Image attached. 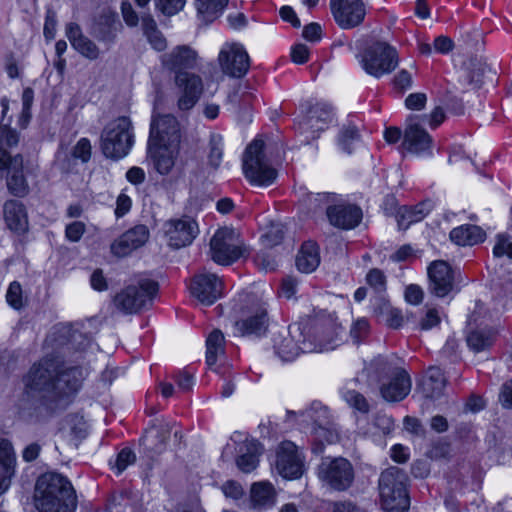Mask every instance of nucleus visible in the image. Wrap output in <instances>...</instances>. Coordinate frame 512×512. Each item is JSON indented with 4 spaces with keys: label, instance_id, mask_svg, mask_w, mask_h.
Returning a JSON list of instances; mask_svg holds the SVG:
<instances>
[{
    "label": "nucleus",
    "instance_id": "f257e3e1",
    "mask_svg": "<svg viewBox=\"0 0 512 512\" xmlns=\"http://www.w3.org/2000/svg\"><path fill=\"white\" fill-rule=\"evenodd\" d=\"M83 378L80 367H68L60 356L49 354L34 363L24 377L25 392L38 397L50 409L64 408Z\"/></svg>",
    "mask_w": 512,
    "mask_h": 512
},
{
    "label": "nucleus",
    "instance_id": "f03ea898",
    "mask_svg": "<svg viewBox=\"0 0 512 512\" xmlns=\"http://www.w3.org/2000/svg\"><path fill=\"white\" fill-rule=\"evenodd\" d=\"M34 505L39 512H75L77 496L70 480L56 472L40 475L34 488Z\"/></svg>",
    "mask_w": 512,
    "mask_h": 512
},
{
    "label": "nucleus",
    "instance_id": "7ed1b4c3",
    "mask_svg": "<svg viewBox=\"0 0 512 512\" xmlns=\"http://www.w3.org/2000/svg\"><path fill=\"white\" fill-rule=\"evenodd\" d=\"M368 384L379 386L382 398L387 402H400L411 391L409 374L397 366L391 359L378 356L363 369Z\"/></svg>",
    "mask_w": 512,
    "mask_h": 512
},
{
    "label": "nucleus",
    "instance_id": "20e7f679",
    "mask_svg": "<svg viewBox=\"0 0 512 512\" xmlns=\"http://www.w3.org/2000/svg\"><path fill=\"white\" fill-rule=\"evenodd\" d=\"M315 334L328 332L330 338L320 342L307 341L305 327L301 324H293L289 326L286 335L278 334L274 337V351L277 356L284 362L293 361L301 353L323 352L332 347L333 335L335 327L332 323L319 324L315 326Z\"/></svg>",
    "mask_w": 512,
    "mask_h": 512
},
{
    "label": "nucleus",
    "instance_id": "39448f33",
    "mask_svg": "<svg viewBox=\"0 0 512 512\" xmlns=\"http://www.w3.org/2000/svg\"><path fill=\"white\" fill-rule=\"evenodd\" d=\"M407 476L397 467L384 470L379 478V493L382 508L387 512H406L409 496L406 488Z\"/></svg>",
    "mask_w": 512,
    "mask_h": 512
},
{
    "label": "nucleus",
    "instance_id": "423d86ee",
    "mask_svg": "<svg viewBox=\"0 0 512 512\" xmlns=\"http://www.w3.org/2000/svg\"><path fill=\"white\" fill-rule=\"evenodd\" d=\"M362 69L375 78L390 74L399 64L397 50L385 41L369 42L357 55Z\"/></svg>",
    "mask_w": 512,
    "mask_h": 512
},
{
    "label": "nucleus",
    "instance_id": "0eeeda50",
    "mask_svg": "<svg viewBox=\"0 0 512 512\" xmlns=\"http://www.w3.org/2000/svg\"><path fill=\"white\" fill-rule=\"evenodd\" d=\"M131 120L126 116L110 122L101 134V149L105 157L119 160L125 157L134 143Z\"/></svg>",
    "mask_w": 512,
    "mask_h": 512
},
{
    "label": "nucleus",
    "instance_id": "6e6552de",
    "mask_svg": "<svg viewBox=\"0 0 512 512\" xmlns=\"http://www.w3.org/2000/svg\"><path fill=\"white\" fill-rule=\"evenodd\" d=\"M157 291V282L144 279L137 285H129L118 292L113 298V305L124 315L136 314L151 304Z\"/></svg>",
    "mask_w": 512,
    "mask_h": 512
},
{
    "label": "nucleus",
    "instance_id": "1a4fd4ad",
    "mask_svg": "<svg viewBox=\"0 0 512 512\" xmlns=\"http://www.w3.org/2000/svg\"><path fill=\"white\" fill-rule=\"evenodd\" d=\"M241 319L234 323V334L238 336L264 335L268 328V316L264 303L255 295H245L241 300Z\"/></svg>",
    "mask_w": 512,
    "mask_h": 512
},
{
    "label": "nucleus",
    "instance_id": "9d476101",
    "mask_svg": "<svg viewBox=\"0 0 512 512\" xmlns=\"http://www.w3.org/2000/svg\"><path fill=\"white\" fill-rule=\"evenodd\" d=\"M263 148L262 140L249 144L243 157V171L251 184L269 186L275 181L277 171L266 161Z\"/></svg>",
    "mask_w": 512,
    "mask_h": 512
},
{
    "label": "nucleus",
    "instance_id": "9b49d317",
    "mask_svg": "<svg viewBox=\"0 0 512 512\" xmlns=\"http://www.w3.org/2000/svg\"><path fill=\"white\" fill-rule=\"evenodd\" d=\"M326 407H311L300 413L305 420L312 421V451L320 454L325 444H334L339 441V431L336 425L328 420Z\"/></svg>",
    "mask_w": 512,
    "mask_h": 512
},
{
    "label": "nucleus",
    "instance_id": "f8f14e48",
    "mask_svg": "<svg viewBox=\"0 0 512 512\" xmlns=\"http://www.w3.org/2000/svg\"><path fill=\"white\" fill-rule=\"evenodd\" d=\"M354 468L343 457L324 458L318 467L319 479L329 488L346 491L354 481Z\"/></svg>",
    "mask_w": 512,
    "mask_h": 512
},
{
    "label": "nucleus",
    "instance_id": "ddd939ff",
    "mask_svg": "<svg viewBox=\"0 0 512 512\" xmlns=\"http://www.w3.org/2000/svg\"><path fill=\"white\" fill-rule=\"evenodd\" d=\"M213 261L221 265H229L243 255V249L232 229L222 228L216 231L210 241Z\"/></svg>",
    "mask_w": 512,
    "mask_h": 512
},
{
    "label": "nucleus",
    "instance_id": "4468645a",
    "mask_svg": "<svg viewBox=\"0 0 512 512\" xmlns=\"http://www.w3.org/2000/svg\"><path fill=\"white\" fill-rule=\"evenodd\" d=\"M0 171H6V186L13 196L23 198L29 194L30 188L23 172L21 154L6 155L0 150Z\"/></svg>",
    "mask_w": 512,
    "mask_h": 512
},
{
    "label": "nucleus",
    "instance_id": "2eb2a0df",
    "mask_svg": "<svg viewBox=\"0 0 512 512\" xmlns=\"http://www.w3.org/2000/svg\"><path fill=\"white\" fill-rule=\"evenodd\" d=\"M218 62L222 72L234 78L243 77L250 67L248 53L237 43H226L219 52Z\"/></svg>",
    "mask_w": 512,
    "mask_h": 512
},
{
    "label": "nucleus",
    "instance_id": "dca6fc26",
    "mask_svg": "<svg viewBox=\"0 0 512 512\" xmlns=\"http://www.w3.org/2000/svg\"><path fill=\"white\" fill-rule=\"evenodd\" d=\"M427 274L428 290L432 295L443 298L457 291L454 271L446 261L436 260L430 263Z\"/></svg>",
    "mask_w": 512,
    "mask_h": 512
},
{
    "label": "nucleus",
    "instance_id": "f3484780",
    "mask_svg": "<svg viewBox=\"0 0 512 512\" xmlns=\"http://www.w3.org/2000/svg\"><path fill=\"white\" fill-rule=\"evenodd\" d=\"M174 82L178 89V109L180 111L191 110L203 93L204 84L202 78L195 73H180L175 75Z\"/></svg>",
    "mask_w": 512,
    "mask_h": 512
},
{
    "label": "nucleus",
    "instance_id": "a211bd4d",
    "mask_svg": "<svg viewBox=\"0 0 512 512\" xmlns=\"http://www.w3.org/2000/svg\"><path fill=\"white\" fill-rule=\"evenodd\" d=\"M180 138L179 122L174 116L167 114L152 117L148 142L178 147Z\"/></svg>",
    "mask_w": 512,
    "mask_h": 512
},
{
    "label": "nucleus",
    "instance_id": "6ab92c4d",
    "mask_svg": "<svg viewBox=\"0 0 512 512\" xmlns=\"http://www.w3.org/2000/svg\"><path fill=\"white\" fill-rule=\"evenodd\" d=\"M330 9L335 22L342 29L359 26L366 15L362 0H330Z\"/></svg>",
    "mask_w": 512,
    "mask_h": 512
},
{
    "label": "nucleus",
    "instance_id": "aec40b11",
    "mask_svg": "<svg viewBox=\"0 0 512 512\" xmlns=\"http://www.w3.org/2000/svg\"><path fill=\"white\" fill-rule=\"evenodd\" d=\"M167 243L174 249L190 245L198 233L197 223L189 218L170 219L163 225Z\"/></svg>",
    "mask_w": 512,
    "mask_h": 512
},
{
    "label": "nucleus",
    "instance_id": "412c9836",
    "mask_svg": "<svg viewBox=\"0 0 512 512\" xmlns=\"http://www.w3.org/2000/svg\"><path fill=\"white\" fill-rule=\"evenodd\" d=\"M276 469L286 479H296L302 475L303 456L293 442L284 441L279 445L276 454Z\"/></svg>",
    "mask_w": 512,
    "mask_h": 512
},
{
    "label": "nucleus",
    "instance_id": "4be33fe9",
    "mask_svg": "<svg viewBox=\"0 0 512 512\" xmlns=\"http://www.w3.org/2000/svg\"><path fill=\"white\" fill-rule=\"evenodd\" d=\"M189 289L202 304L212 305L223 295V282L216 274L199 273L192 278Z\"/></svg>",
    "mask_w": 512,
    "mask_h": 512
},
{
    "label": "nucleus",
    "instance_id": "5701e85b",
    "mask_svg": "<svg viewBox=\"0 0 512 512\" xmlns=\"http://www.w3.org/2000/svg\"><path fill=\"white\" fill-rule=\"evenodd\" d=\"M416 120V116L409 118L404 132L402 147L416 155L431 154L432 137Z\"/></svg>",
    "mask_w": 512,
    "mask_h": 512
},
{
    "label": "nucleus",
    "instance_id": "b1692460",
    "mask_svg": "<svg viewBox=\"0 0 512 512\" xmlns=\"http://www.w3.org/2000/svg\"><path fill=\"white\" fill-rule=\"evenodd\" d=\"M362 210L355 204L339 203V196L337 195V202L333 206L327 207V218L331 225L349 230L359 225L362 220Z\"/></svg>",
    "mask_w": 512,
    "mask_h": 512
},
{
    "label": "nucleus",
    "instance_id": "393cba45",
    "mask_svg": "<svg viewBox=\"0 0 512 512\" xmlns=\"http://www.w3.org/2000/svg\"><path fill=\"white\" fill-rule=\"evenodd\" d=\"M150 237L146 225L138 224L124 232L111 244V252L118 257H125L142 247Z\"/></svg>",
    "mask_w": 512,
    "mask_h": 512
},
{
    "label": "nucleus",
    "instance_id": "a878e982",
    "mask_svg": "<svg viewBox=\"0 0 512 512\" xmlns=\"http://www.w3.org/2000/svg\"><path fill=\"white\" fill-rule=\"evenodd\" d=\"M197 57V52L189 46H177L170 53L162 56V63L175 75H179L180 73H190L188 70L197 65Z\"/></svg>",
    "mask_w": 512,
    "mask_h": 512
},
{
    "label": "nucleus",
    "instance_id": "bb28decb",
    "mask_svg": "<svg viewBox=\"0 0 512 512\" xmlns=\"http://www.w3.org/2000/svg\"><path fill=\"white\" fill-rule=\"evenodd\" d=\"M333 119L332 108L324 103H317L309 108L307 115L299 122L303 133L324 131Z\"/></svg>",
    "mask_w": 512,
    "mask_h": 512
},
{
    "label": "nucleus",
    "instance_id": "cd10ccee",
    "mask_svg": "<svg viewBox=\"0 0 512 512\" xmlns=\"http://www.w3.org/2000/svg\"><path fill=\"white\" fill-rule=\"evenodd\" d=\"M66 36L71 46L83 57L93 61L100 57L101 50L97 44L83 34L77 23H69L66 26Z\"/></svg>",
    "mask_w": 512,
    "mask_h": 512
},
{
    "label": "nucleus",
    "instance_id": "c85d7f7f",
    "mask_svg": "<svg viewBox=\"0 0 512 512\" xmlns=\"http://www.w3.org/2000/svg\"><path fill=\"white\" fill-rule=\"evenodd\" d=\"M3 217L6 226L17 234L28 230V214L25 205L19 200L9 199L3 205Z\"/></svg>",
    "mask_w": 512,
    "mask_h": 512
},
{
    "label": "nucleus",
    "instance_id": "c756f323",
    "mask_svg": "<svg viewBox=\"0 0 512 512\" xmlns=\"http://www.w3.org/2000/svg\"><path fill=\"white\" fill-rule=\"evenodd\" d=\"M172 426L169 422H154L146 431L142 441L143 445L155 452L161 453L166 449L167 442L170 438Z\"/></svg>",
    "mask_w": 512,
    "mask_h": 512
},
{
    "label": "nucleus",
    "instance_id": "7c9ffc66",
    "mask_svg": "<svg viewBox=\"0 0 512 512\" xmlns=\"http://www.w3.org/2000/svg\"><path fill=\"white\" fill-rule=\"evenodd\" d=\"M16 456L8 440H0V495L8 488L15 473Z\"/></svg>",
    "mask_w": 512,
    "mask_h": 512
},
{
    "label": "nucleus",
    "instance_id": "2f4dec72",
    "mask_svg": "<svg viewBox=\"0 0 512 512\" xmlns=\"http://www.w3.org/2000/svg\"><path fill=\"white\" fill-rule=\"evenodd\" d=\"M446 386V378L439 367L431 366L427 369L421 384L420 389L423 395L429 399L440 398Z\"/></svg>",
    "mask_w": 512,
    "mask_h": 512
},
{
    "label": "nucleus",
    "instance_id": "473e14b6",
    "mask_svg": "<svg viewBox=\"0 0 512 512\" xmlns=\"http://www.w3.org/2000/svg\"><path fill=\"white\" fill-rule=\"evenodd\" d=\"M178 147L160 146L148 142V154L153 160L154 167L162 174H168L175 164V155Z\"/></svg>",
    "mask_w": 512,
    "mask_h": 512
},
{
    "label": "nucleus",
    "instance_id": "72a5a7b5",
    "mask_svg": "<svg viewBox=\"0 0 512 512\" xmlns=\"http://www.w3.org/2000/svg\"><path fill=\"white\" fill-rule=\"evenodd\" d=\"M121 23L114 15H103L92 28V35L100 42L110 46L117 37Z\"/></svg>",
    "mask_w": 512,
    "mask_h": 512
},
{
    "label": "nucleus",
    "instance_id": "f704fd0d",
    "mask_svg": "<svg viewBox=\"0 0 512 512\" xmlns=\"http://www.w3.org/2000/svg\"><path fill=\"white\" fill-rule=\"evenodd\" d=\"M431 202H420L415 206H402L396 213V220L400 229H407L411 224L423 220L431 211Z\"/></svg>",
    "mask_w": 512,
    "mask_h": 512
},
{
    "label": "nucleus",
    "instance_id": "c9c22d12",
    "mask_svg": "<svg viewBox=\"0 0 512 512\" xmlns=\"http://www.w3.org/2000/svg\"><path fill=\"white\" fill-rule=\"evenodd\" d=\"M485 232L481 227L471 224L461 225L452 229L450 239L459 246H473L485 239Z\"/></svg>",
    "mask_w": 512,
    "mask_h": 512
},
{
    "label": "nucleus",
    "instance_id": "e433bc0d",
    "mask_svg": "<svg viewBox=\"0 0 512 512\" xmlns=\"http://www.w3.org/2000/svg\"><path fill=\"white\" fill-rule=\"evenodd\" d=\"M320 263L318 246L316 243L308 241L302 244L296 258L297 268L304 273L313 272Z\"/></svg>",
    "mask_w": 512,
    "mask_h": 512
},
{
    "label": "nucleus",
    "instance_id": "4c0bfd02",
    "mask_svg": "<svg viewBox=\"0 0 512 512\" xmlns=\"http://www.w3.org/2000/svg\"><path fill=\"white\" fill-rule=\"evenodd\" d=\"M109 503L112 509H116V512L127 509L133 512H142L137 494L130 490L114 492L110 497Z\"/></svg>",
    "mask_w": 512,
    "mask_h": 512
},
{
    "label": "nucleus",
    "instance_id": "58836bf2",
    "mask_svg": "<svg viewBox=\"0 0 512 512\" xmlns=\"http://www.w3.org/2000/svg\"><path fill=\"white\" fill-rule=\"evenodd\" d=\"M228 0H195V7L200 19L210 23L224 10Z\"/></svg>",
    "mask_w": 512,
    "mask_h": 512
},
{
    "label": "nucleus",
    "instance_id": "ea45409f",
    "mask_svg": "<svg viewBox=\"0 0 512 512\" xmlns=\"http://www.w3.org/2000/svg\"><path fill=\"white\" fill-rule=\"evenodd\" d=\"M142 30L148 42L157 51H163L167 42L161 31L157 28L155 20L151 16L142 17Z\"/></svg>",
    "mask_w": 512,
    "mask_h": 512
},
{
    "label": "nucleus",
    "instance_id": "a19ab883",
    "mask_svg": "<svg viewBox=\"0 0 512 512\" xmlns=\"http://www.w3.org/2000/svg\"><path fill=\"white\" fill-rule=\"evenodd\" d=\"M495 338V331L491 328H479L472 330L467 335L468 346L476 352L489 348Z\"/></svg>",
    "mask_w": 512,
    "mask_h": 512
},
{
    "label": "nucleus",
    "instance_id": "79ce46f5",
    "mask_svg": "<svg viewBox=\"0 0 512 512\" xmlns=\"http://www.w3.org/2000/svg\"><path fill=\"white\" fill-rule=\"evenodd\" d=\"M337 202V194L308 193L302 200V204L311 213H317Z\"/></svg>",
    "mask_w": 512,
    "mask_h": 512
},
{
    "label": "nucleus",
    "instance_id": "37998d69",
    "mask_svg": "<svg viewBox=\"0 0 512 512\" xmlns=\"http://www.w3.org/2000/svg\"><path fill=\"white\" fill-rule=\"evenodd\" d=\"M332 323L335 327V334L333 335V342H332V347L326 349L325 351H328V350H333L337 345H338V340H339V344L341 343L342 341V337H341V333H342V327L338 324H336L334 321L330 320V319H326V320H315L311 326L307 329V326H304L305 327V333H306V337H307V341H312V342H320V341H323V340H327L330 338V334L328 332H321L319 334H315V326L316 325H319V324H326V323Z\"/></svg>",
    "mask_w": 512,
    "mask_h": 512
},
{
    "label": "nucleus",
    "instance_id": "c03bdc74",
    "mask_svg": "<svg viewBox=\"0 0 512 512\" xmlns=\"http://www.w3.org/2000/svg\"><path fill=\"white\" fill-rule=\"evenodd\" d=\"M206 363L209 367L216 364L218 357L224 354V335L220 330H213L206 340Z\"/></svg>",
    "mask_w": 512,
    "mask_h": 512
},
{
    "label": "nucleus",
    "instance_id": "a18cd8bd",
    "mask_svg": "<svg viewBox=\"0 0 512 512\" xmlns=\"http://www.w3.org/2000/svg\"><path fill=\"white\" fill-rule=\"evenodd\" d=\"M361 136L356 125L348 123L343 125L338 134V145L340 149L351 154L355 146L360 142Z\"/></svg>",
    "mask_w": 512,
    "mask_h": 512
},
{
    "label": "nucleus",
    "instance_id": "49530a36",
    "mask_svg": "<svg viewBox=\"0 0 512 512\" xmlns=\"http://www.w3.org/2000/svg\"><path fill=\"white\" fill-rule=\"evenodd\" d=\"M246 452H243L236 459L239 470L244 473H250L256 469L259 464L260 444L252 442L246 446Z\"/></svg>",
    "mask_w": 512,
    "mask_h": 512
},
{
    "label": "nucleus",
    "instance_id": "de8ad7c7",
    "mask_svg": "<svg viewBox=\"0 0 512 512\" xmlns=\"http://www.w3.org/2000/svg\"><path fill=\"white\" fill-rule=\"evenodd\" d=\"M275 491L272 484L259 482L252 485L251 500L255 506H267L274 502Z\"/></svg>",
    "mask_w": 512,
    "mask_h": 512
},
{
    "label": "nucleus",
    "instance_id": "09e8293b",
    "mask_svg": "<svg viewBox=\"0 0 512 512\" xmlns=\"http://www.w3.org/2000/svg\"><path fill=\"white\" fill-rule=\"evenodd\" d=\"M342 395L346 403L353 409L363 414H367L369 412L370 405L364 395L360 392L347 389L342 392Z\"/></svg>",
    "mask_w": 512,
    "mask_h": 512
},
{
    "label": "nucleus",
    "instance_id": "8fccbe9b",
    "mask_svg": "<svg viewBox=\"0 0 512 512\" xmlns=\"http://www.w3.org/2000/svg\"><path fill=\"white\" fill-rule=\"evenodd\" d=\"M136 455L130 448H123L116 456L114 462L110 461L111 469L120 475L129 465L134 464Z\"/></svg>",
    "mask_w": 512,
    "mask_h": 512
},
{
    "label": "nucleus",
    "instance_id": "3c124183",
    "mask_svg": "<svg viewBox=\"0 0 512 512\" xmlns=\"http://www.w3.org/2000/svg\"><path fill=\"white\" fill-rule=\"evenodd\" d=\"M366 283L377 294H382L386 291V276L384 272L378 268L369 270L366 275Z\"/></svg>",
    "mask_w": 512,
    "mask_h": 512
},
{
    "label": "nucleus",
    "instance_id": "603ef678",
    "mask_svg": "<svg viewBox=\"0 0 512 512\" xmlns=\"http://www.w3.org/2000/svg\"><path fill=\"white\" fill-rule=\"evenodd\" d=\"M209 147V164L216 169L219 167L223 155L222 137L217 134L211 135Z\"/></svg>",
    "mask_w": 512,
    "mask_h": 512
},
{
    "label": "nucleus",
    "instance_id": "864d4df0",
    "mask_svg": "<svg viewBox=\"0 0 512 512\" xmlns=\"http://www.w3.org/2000/svg\"><path fill=\"white\" fill-rule=\"evenodd\" d=\"M18 141L19 136L15 130L0 125V150L6 155H11L7 149L16 146Z\"/></svg>",
    "mask_w": 512,
    "mask_h": 512
},
{
    "label": "nucleus",
    "instance_id": "5fc2aeb1",
    "mask_svg": "<svg viewBox=\"0 0 512 512\" xmlns=\"http://www.w3.org/2000/svg\"><path fill=\"white\" fill-rule=\"evenodd\" d=\"M6 300L16 310L23 307L22 288L17 281L10 283L6 293Z\"/></svg>",
    "mask_w": 512,
    "mask_h": 512
},
{
    "label": "nucleus",
    "instance_id": "6e6d98bb",
    "mask_svg": "<svg viewBox=\"0 0 512 512\" xmlns=\"http://www.w3.org/2000/svg\"><path fill=\"white\" fill-rule=\"evenodd\" d=\"M186 0H157L156 7L165 15L172 16L181 11Z\"/></svg>",
    "mask_w": 512,
    "mask_h": 512
},
{
    "label": "nucleus",
    "instance_id": "4d7b16f0",
    "mask_svg": "<svg viewBox=\"0 0 512 512\" xmlns=\"http://www.w3.org/2000/svg\"><path fill=\"white\" fill-rule=\"evenodd\" d=\"M256 266L264 272H272L276 270L278 264L274 256L270 253L261 251L255 256Z\"/></svg>",
    "mask_w": 512,
    "mask_h": 512
},
{
    "label": "nucleus",
    "instance_id": "13d9d810",
    "mask_svg": "<svg viewBox=\"0 0 512 512\" xmlns=\"http://www.w3.org/2000/svg\"><path fill=\"white\" fill-rule=\"evenodd\" d=\"M91 143L87 138H81L73 148L72 156L86 163L91 158Z\"/></svg>",
    "mask_w": 512,
    "mask_h": 512
},
{
    "label": "nucleus",
    "instance_id": "bf43d9fd",
    "mask_svg": "<svg viewBox=\"0 0 512 512\" xmlns=\"http://www.w3.org/2000/svg\"><path fill=\"white\" fill-rule=\"evenodd\" d=\"M493 255L495 257H502L504 255L512 259V241L506 235H498L496 244L493 248Z\"/></svg>",
    "mask_w": 512,
    "mask_h": 512
},
{
    "label": "nucleus",
    "instance_id": "052dcab7",
    "mask_svg": "<svg viewBox=\"0 0 512 512\" xmlns=\"http://www.w3.org/2000/svg\"><path fill=\"white\" fill-rule=\"evenodd\" d=\"M86 231V226L81 221H74L66 226L65 236L71 242H78Z\"/></svg>",
    "mask_w": 512,
    "mask_h": 512
},
{
    "label": "nucleus",
    "instance_id": "680f3d73",
    "mask_svg": "<svg viewBox=\"0 0 512 512\" xmlns=\"http://www.w3.org/2000/svg\"><path fill=\"white\" fill-rule=\"evenodd\" d=\"M369 331V323L366 319H358L351 327L350 335L355 343H359Z\"/></svg>",
    "mask_w": 512,
    "mask_h": 512
},
{
    "label": "nucleus",
    "instance_id": "e2e57ef3",
    "mask_svg": "<svg viewBox=\"0 0 512 512\" xmlns=\"http://www.w3.org/2000/svg\"><path fill=\"white\" fill-rule=\"evenodd\" d=\"M412 83V75L405 69L400 70L393 78L394 87L402 92L411 88Z\"/></svg>",
    "mask_w": 512,
    "mask_h": 512
},
{
    "label": "nucleus",
    "instance_id": "0e129e2a",
    "mask_svg": "<svg viewBox=\"0 0 512 512\" xmlns=\"http://www.w3.org/2000/svg\"><path fill=\"white\" fill-rule=\"evenodd\" d=\"M373 425L384 435L389 434L394 429L393 419L382 413H377L374 416Z\"/></svg>",
    "mask_w": 512,
    "mask_h": 512
},
{
    "label": "nucleus",
    "instance_id": "69168bd1",
    "mask_svg": "<svg viewBox=\"0 0 512 512\" xmlns=\"http://www.w3.org/2000/svg\"><path fill=\"white\" fill-rule=\"evenodd\" d=\"M222 491L226 497L238 500L244 495L242 486L236 481H227L222 486Z\"/></svg>",
    "mask_w": 512,
    "mask_h": 512
},
{
    "label": "nucleus",
    "instance_id": "338daca9",
    "mask_svg": "<svg viewBox=\"0 0 512 512\" xmlns=\"http://www.w3.org/2000/svg\"><path fill=\"white\" fill-rule=\"evenodd\" d=\"M423 290L420 286L411 284L405 289V299L408 303L417 305L420 304L423 300Z\"/></svg>",
    "mask_w": 512,
    "mask_h": 512
},
{
    "label": "nucleus",
    "instance_id": "774afa93",
    "mask_svg": "<svg viewBox=\"0 0 512 512\" xmlns=\"http://www.w3.org/2000/svg\"><path fill=\"white\" fill-rule=\"evenodd\" d=\"M499 401L504 408L512 409V380L505 382L500 390Z\"/></svg>",
    "mask_w": 512,
    "mask_h": 512
}]
</instances>
